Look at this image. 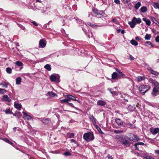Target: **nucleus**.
Masks as SVG:
<instances>
[{
    "label": "nucleus",
    "instance_id": "obj_1",
    "mask_svg": "<svg viewBox=\"0 0 159 159\" xmlns=\"http://www.w3.org/2000/svg\"><path fill=\"white\" fill-rule=\"evenodd\" d=\"M150 88V87L148 85H141L139 87V89L141 94L144 95Z\"/></svg>",
    "mask_w": 159,
    "mask_h": 159
},
{
    "label": "nucleus",
    "instance_id": "obj_2",
    "mask_svg": "<svg viewBox=\"0 0 159 159\" xmlns=\"http://www.w3.org/2000/svg\"><path fill=\"white\" fill-rule=\"evenodd\" d=\"M141 22L140 18L137 19L136 17H133L131 21L129 22V24L132 28H133L135 26V25L137 24H139Z\"/></svg>",
    "mask_w": 159,
    "mask_h": 159
},
{
    "label": "nucleus",
    "instance_id": "obj_3",
    "mask_svg": "<svg viewBox=\"0 0 159 159\" xmlns=\"http://www.w3.org/2000/svg\"><path fill=\"white\" fill-rule=\"evenodd\" d=\"M153 84H154V85H155V86L153 89L152 94L153 96H156L157 95L156 93L159 91V87H158L157 88V85L158 86L159 85V84H158L157 82H153Z\"/></svg>",
    "mask_w": 159,
    "mask_h": 159
},
{
    "label": "nucleus",
    "instance_id": "obj_4",
    "mask_svg": "<svg viewBox=\"0 0 159 159\" xmlns=\"http://www.w3.org/2000/svg\"><path fill=\"white\" fill-rule=\"evenodd\" d=\"M132 141L134 142H137L139 141L140 139L138 137V136L134 135L133 134H131L130 137Z\"/></svg>",
    "mask_w": 159,
    "mask_h": 159
},
{
    "label": "nucleus",
    "instance_id": "obj_5",
    "mask_svg": "<svg viewBox=\"0 0 159 159\" xmlns=\"http://www.w3.org/2000/svg\"><path fill=\"white\" fill-rule=\"evenodd\" d=\"M46 43L45 40L44 39H41L39 43V46L42 48H44L46 45Z\"/></svg>",
    "mask_w": 159,
    "mask_h": 159
},
{
    "label": "nucleus",
    "instance_id": "obj_6",
    "mask_svg": "<svg viewBox=\"0 0 159 159\" xmlns=\"http://www.w3.org/2000/svg\"><path fill=\"white\" fill-rule=\"evenodd\" d=\"M150 131L152 134L155 135L159 132V128H151Z\"/></svg>",
    "mask_w": 159,
    "mask_h": 159
},
{
    "label": "nucleus",
    "instance_id": "obj_7",
    "mask_svg": "<svg viewBox=\"0 0 159 159\" xmlns=\"http://www.w3.org/2000/svg\"><path fill=\"white\" fill-rule=\"evenodd\" d=\"M23 114V118L25 120H29L31 118V117L29 115L27 114L25 111L22 112Z\"/></svg>",
    "mask_w": 159,
    "mask_h": 159
},
{
    "label": "nucleus",
    "instance_id": "obj_8",
    "mask_svg": "<svg viewBox=\"0 0 159 159\" xmlns=\"http://www.w3.org/2000/svg\"><path fill=\"white\" fill-rule=\"evenodd\" d=\"M14 107L17 109L18 110H20L22 107V106L19 103L16 102H15L14 103Z\"/></svg>",
    "mask_w": 159,
    "mask_h": 159
},
{
    "label": "nucleus",
    "instance_id": "obj_9",
    "mask_svg": "<svg viewBox=\"0 0 159 159\" xmlns=\"http://www.w3.org/2000/svg\"><path fill=\"white\" fill-rule=\"evenodd\" d=\"M90 119L92 121L93 125L95 127H98V126L96 124V119L93 116H91Z\"/></svg>",
    "mask_w": 159,
    "mask_h": 159
},
{
    "label": "nucleus",
    "instance_id": "obj_10",
    "mask_svg": "<svg viewBox=\"0 0 159 159\" xmlns=\"http://www.w3.org/2000/svg\"><path fill=\"white\" fill-rule=\"evenodd\" d=\"M13 114L14 116L17 117L18 119L20 118L22 116L21 113L18 111H16L15 113Z\"/></svg>",
    "mask_w": 159,
    "mask_h": 159
},
{
    "label": "nucleus",
    "instance_id": "obj_11",
    "mask_svg": "<svg viewBox=\"0 0 159 159\" xmlns=\"http://www.w3.org/2000/svg\"><path fill=\"white\" fill-rule=\"evenodd\" d=\"M97 104L99 106H104L106 104V102L103 100H99L97 102Z\"/></svg>",
    "mask_w": 159,
    "mask_h": 159
},
{
    "label": "nucleus",
    "instance_id": "obj_12",
    "mask_svg": "<svg viewBox=\"0 0 159 159\" xmlns=\"http://www.w3.org/2000/svg\"><path fill=\"white\" fill-rule=\"evenodd\" d=\"M66 96H67V98H68V99L69 100V101L70 100H73L74 101H77L78 102H80L78 100H76V99L75 97H74L72 95H67Z\"/></svg>",
    "mask_w": 159,
    "mask_h": 159
},
{
    "label": "nucleus",
    "instance_id": "obj_13",
    "mask_svg": "<svg viewBox=\"0 0 159 159\" xmlns=\"http://www.w3.org/2000/svg\"><path fill=\"white\" fill-rule=\"evenodd\" d=\"M144 143L143 142H138L135 143L134 145L135 147L136 150H139V145H144Z\"/></svg>",
    "mask_w": 159,
    "mask_h": 159
},
{
    "label": "nucleus",
    "instance_id": "obj_14",
    "mask_svg": "<svg viewBox=\"0 0 159 159\" xmlns=\"http://www.w3.org/2000/svg\"><path fill=\"white\" fill-rule=\"evenodd\" d=\"M116 138L118 141L121 142L122 139H125V137L122 135H118L116 136Z\"/></svg>",
    "mask_w": 159,
    "mask_h": 159
},
{
    "label": "nucleus",
    "instance_id": "obj_15",
    "mask_svg": "<svg viewBox=\"0 0 159 159\" xmlns=\"http://www.w3.org/2000/svg\"><path fill=\"white\" fill-rule=\"evenodd\" d=\"M89 134L85 133L83 135L84 139L87 141H89Z\"/></svg>",
    "mask_w": 159,
    "mask_h": 159
},
{
    "label": "nucleus",
    "instance_id": "obj_16",
    "mask_svg": "<svg viewBox=\"0 0 159 159\" xmlns=\"http://www.w3.org/2000/svg\"><path fill=\"white\" fill-rule=\"evenodd\" d=\"M148 70L150 71L151 73L153 75H158V74L157 72L156 71L153 70L150 67H148Z\"/></svg>",
    "mask_w": 159,
    "mask_h": 159
},
{
    "label": "nucleus",
    "instance_id": "obj_17",
    "mask_svg": "<svg viewBox=\"0 0 159 159\" xmlns=\"http://www.w3.org/2000/svg\"><path fill=\"white\" fill-rule=\"evenodd\" d=\"M115 122L118 125H123V122L120 119L116 118L115 119Z\"/></svg>",
    "mask_w": 159,
    "mask_h": 159
},
{
    "label": "nucleus",
    "instance_id": "obj_18",
    "mask_svg": "<svg viewBox=\"0 0 159 159\" xmlns=\"http://www.w3.org/2000/svg\"><path fill=\"white\" fill-rule=\"evenodd\" d=\"M120 76L118 75L117 74L116 72H114L111 75L112 78L113 79H115L118 78Z\"/></svg>",
    "mask_w": 159,
    "mask_h": 159
},
{
    "label": "nucleus",
    "instance_id": "obj_19",
    "mask_svg": "<svg viewBox=\"0 0 159 159\" xmlns=\"http://www.w3.org/2000/svg\"><path fill=\"white\" fill-rule=\"evenodd\" d=\"M121 142L123 144L125 145L126 146H129L130 145L129 141L128 140H125V139H122Z\"/></svg>",
    "mask_w": 159,
    "mask_h": 159
},
{
    "label": "nucleus",
    "instance_id": "obj_20",
    "mask_svg": "<svg viewBox=\"0 0 159 159\" xmlns=\"http://www.w3.org/2000/svg\"><path fill=\"white\" fill-rule=\"evenodd\" d=\"M152 4L155 8L159 9V2H153Z\"/></svg>",
    "mask_w": 159,
    "mask_h": 159
},
{
    "label": "nucleus",
    "instance_id": "obj_21",
    "mask_svg": "<svg viewBox=\"0 0 159 159\" xmlns=\"http://www.w3.org/2000/svg\"><path fill=\"white\" fill-rule=\"evenodd\" d=\"M8 85V83H6L5 81H2L0 83V85L2 86V87H5V88H7V86Z\"/></svg>",
    "mask_w": 159,
    "mask_h": 159
},
{
    "label": "nucleus",
    "instance_id": "obj_22",
    "mask_svg": "<svg viewBox=\"0 0 159 159\" xmlns=\"http://www.w3.org/2000/svg\"><path fill=\"white\" fill-rule=\"evenodd\" d=\"M3 100L6 101L8 102H10L11 101V99L8 97L7 95H5L3 96Z\"/></svg>",
    "mask_w": 159,
    "mask_h": 159
},
{
    "label": "nucleus",
    "instance_id": "obj_23",
    "mask_svg": "<svg viewBox=\"0 0 159 159\" xmlns=\"http://www.w3.org/2000/svg\"><path fill=\"white\" fill-rule=\"evenodd\" d=\"M21 78L20 77H17L16 79V84L19 85L21 84Z\"/></svg>",
    "mask_w": 159,
    "mask_h": 159
},
{
    "label": "nucleus",
    "instance_id": "obj_24",
    "mask_svg": "<svg viewBox=\"0 0 159 159\" xmlns=\"http://www.w3.org/2000/svg\"><path fill=\"white\" fill-rule=\"evenodd\" d=\"M56 76L54 75H51L50 77V79L52 81L54 82L57 80Z\"/></svg>",
    "mask_w": 159,
    "mask_h": 159
},
{
    "label": "nucleus",
    "instance_id": "obj_25",
    "mask_svg": "<svg viewBox=\"0 0 159 159\" xmlns=\"http://www.w3.org/2000/svg\"><path fill=\"white\" fill-rule=\"evenodd\" d=\"M143 20L146 22V24L148 25H149L151 24V21L149 19L146 18H143Z\"/></svg>",
    "mask_w": 159,
    "mask_h": 159
},
{
    "label": "nucleus",
    "instance_id": "obj_26",
    "mask_svg": "<svg viewBox=\"0 0 159 159\" xmlns=\"http://www.w3.org/2000/svg\"><path fill=\"white\" fill-rule=\"evenodd\" d=\"M47 95L50 97H54L55 95V93L52 92H48L47 93Z\"/></svg>",
    "mask_w": 159,
    "mask_h": 159
},
{
    "label": "nucleus",
    "instance_id": "obj_27",
    "mask_svg": "<svg viewBox=\"0 0 159 159\" xmlns=\"http://www.w3.org/2000/svg\"><path fill=\"white\" fill-rule=\"evenodd\" d=\"M130 43L132 45L135 46H136L138 44L137 42L134 39L131 40L130 41Z\"/></svg>",
    "mask_w": 159,
    "mask_h": 159
},
{
    "label": "nucleus",
    "instance_id": "obj_28",
    "mask_svg": "<svg viewBox=\"0 0 159 159\" xmlns=\"http://www.w3.org/2000/svg\"><path fill=\"white\" fill-rule=\"evenodd\" d=\"M141 157H145L146 159H154V158H152V157L148 156L146 154H144L142 155L141 156Z\"/></svg>",
    "mask_w": 159,
    "mask_h": 159
},
{
    "label": "nucleus",
    "instance_id": "obj_29",
    "mask_svg": "<svg viewBox=\"0 0 159 159\" xmlns=\"http://www.w3.org/2000/svg\"><path fill=\"white\" fill-rule=\"evenodd\" d=\"M44 68L47 69L48 71H50L51 69V67L50 66L49 64H47L44 66Z\"/></svg>",
    "mask_w": 159,
    "mask_h": 159
},
{
    "label": "nucleus",
    "instance_id": "obj_30",
    "mask_svg": "<svg viewBox=\"0 0 159 159\" xmlns=\"http://www.w3.org/2000/svg\"><path fill=\"white\" fill-rule=\"evenodd\" d=\"M94 139V137L93 134L92 133H89V141H90L93 140Z\"/></svg>",
    "mask_w": 159,
    "mask_h": 159
},
{
    "label": "nucleus",
    "instance_id": "obj_31",
    "mask_svg": "<svg viewBox=\"0 0 159 159\" xmlns=\"http://www.w3.org/2000/svg\"><path fill=\"white\" fill-rule=\"evenodd\" d=\"M141 11L143 12H145L147 11V8L146 7L143 6L140 9Z\"/></svg>",
    "mask_w": 159,
    "mask_h": 159
},
{
    "label": "nucleus",
    "instance_id": "obj_32",
    "mask_svg": "<svg viewBox=\"0 0 159 159\" xmlns=\"http://www.w3.org/2000/svg\"><path fill=\"white\" fill-rule=\"evenodd\" d=\"M141 5V3L139 2H138L135 4V8L137 10L138 9L139 7H140Z\"/></svg>",
    "mask_w": 159,
    "mask_h": 159
},
{
    "label": "nucleus",
    "instance_id": "obj_33",
    "mask_svg": "<svg viewBox=\"0 0 159 159\" xmlns=\"http://www.w3.org/2000/svg\"><path fill=\"white\" fill-rule=\"evenodd\" d=\"M151 37V36L150 34H147L145 36V39L147 40H149Z\"/></svg>",
    "mask_w": 159,
    "mask_h": 159
},
{
    "label": "nucleus",
    "instance_id": "obj_34",
    "mask_svg": "<svg viewBox=\"0 0 159 159\" xmlns=\"http://www.w3.org/2000/svg\"><path fill=\"white\" fill-rule=\"evenodd\" d=\"M69 101V100L67 99H63L61 100L60 101L61 103H63L65 102L68 103V102Z\"/></svg>",
    "mask_w": 159,
    "mask_h": 159
},
{
    "label": "nucleus",
    "instance_id": "obj_35",
    "mask_svg": "<svg viewBox=\"0 0 159 159\" xmlns=\"http://www.w3.org/2000/svg\"><path fill=\"white\" fill-rule=\"evenodd\" d=\"M15 63H16L17 65L19 66H23V63L21 62L20 61H17L16 62H15Z\"/></svg>",
    "mask_w": 159,
    "mask_h": 159
},
{
    "label": "nucleus",
    "instance_id": "obj_36",
    "mask_svg": "<svg viewBox=\"0 0 159 159\" xmlns=\"http://www.w3.org/2000/svg\"><path fill=\"white\" fill-rule=\"evenodd\" d=\"M119 73V74L120 75V76L122 75H125L123 73L120 71L118 69L116 68L115 69Z\"/></svg>",
    "mask_w": 159,
    "mask_h": 159
},
{
    "label": "nucleus",
    "instance_id": "obj_37",
    "mask_svg": "<svg viewBox=\"0 0 159 159\" xmlns=\"http://www.w3.org/2000/svg\"><path fill=\"white\" fill-rule=\"evenodd\" d=\"M5 112L7 114H12L13 112L11 111L10 109H7L5 111Z\"/></svg>",
    "mask_w": 159,
    "mask_h": 159
},
{
    "label": "nucleus",
    "instance_id": "obj_38",
    "mask_svg": "<svg viewBox=\"0 0 159 159\" xmlns=\"http://www.w3.org/2000/svg\"><path fill=\"white\" fill-rule=\"evenodd\" d=\"M5 89H1L0 88V94H4L6 92Z\"/></svg>",
    "mask_w": 159,
    "mask_h": 159
},
{
    "label": "nucleus",
    "instance_id": "obj_39",
    "mask_svg": "<svg viewBox=\"0 0 159 159\" xmlns=\"http://www.w3.org/2000/svg\"><path fill=\"white\" fill-rule=\"evenodd\" d=\"M114 132L116 134H119V133H122L124 132L122 130H115L114 131Z\"/></svg>",
    "mask_w": 159,
    "mask_h": 159
},
{
    "label": "nucleus",
    "instance_id": "obj_40",
    "mask_svg": "<svg viewBox=\"0 0 159 159\" xmlns=\"http://www.w3.org/2000/svg\"><path fill=\"white\" fill-rule=\"evenodd\" d=\"M6 71L8 73L10 74L11 73V68L8 67L6 69Z\"/></svg>",
    "mask_w": 159,
    "mask_h": 159
},
{
    "label": "nucleus",
    "instance_id": "obj_41",
    "mask_svg": "<svg viewBox=\"0 0 159 159\" xmlns=\"http://www.w3.org/2000/svg\"><path fill=\"white\" fill-rule=\"evenodd\" d=\"M67 134L68 137L70 138H73L74 136V133H69L68 134Z\"/></svg>",
    "mask_w": 159,
    "mask_h": 159
},
{
    "label": "nucleus",
    "instance_id": "obj_42",
    "mask_svg": "<svg viewBox=\"0 0 159 159\" xmlns=\"http://www.w3.org/2000/svg\"><path fill=\"white\" fill-rule=\"evenodd\" d=\"M143 80V77L141 76H139L137 78V80L138 82L141 81Z\"/></svg>",
    "mask_w": 159,
    "mask_h": 159
},
{
    "label": "nucleus",
    "instance_id": "obj_43",
    "mask_svg": "<svg viewBox=\"0 0 159 159\" xmlns=\"http://www.w3.org/2000/svg\"><path fill=\"white\" fill-rule=\"evenodd\" d=\"M126 125L127 127H132V126H133V125L131 124V123H126Z\"/></svg>",
    "mask_w": 159,
    "mask_h": 159
},
{
    "label": "nucleus",
    "instance_id": "obj_44",
    "mask_svg": "<svg viewBox=\"0 0 159 159\" xmlns=\"http://www.w3.org/2000/svg\"><path fill=\"white\" fill-rule=\"evenodd\" d=\"M87 24V25H89L93 27H94L96 26V25H93L92 23H90L89 22H88Z\"/></svg>",
    "mask_w": 159,
    "mask_h": 159
},
{
    "label": "nucleus",
    "instance_id": "obj_45",
    "mask_svg": "<svg viewBox=\"0 0 159 159\" xmlns=\"http://www.w3.org/2000/svg\"><path fill=\"white\" fill-rule=\"evenodd\" d=\"M64 154L66 156H70V153L69 152H67L64 153Z\"/></svg>",
    "mask_w": 159,
    "mask_h": 159
},
{
    "label": "nucleus",
    "instance_id": "obj_46",
    "mask_svg": "<svg viewBox=\"0 0 159 159\" xmlns=\"http://www.w3.org/2000/svg\"><path fill=\"white\" fill-rule=\"evenodd\" d=\"M4 140L6 142L9 143L10 144H13V143H12L10 142L9 140L7 138L5 139Z\"/></svg>",
    "mask_w": 159,
    "mask_h": 159
},
{
    "label": "nucleus",
    "instance_id": "obj_47",
    "mask_svg": "<svg viewBox=\"0 0 159 159\" xmlns=\"http://www.w3.org/2000/svg\"><path fill=\"white\" fill-rule=\"evenodd\" d=\"M147 43L148 45H151L152 47H153V45H152V44L151 43V42L150 41H147V42H146V43Z\"/></svg>",
    "mask_w": 159,
    "mask_h": 159
},
{
    "label": "nucleus",
    "instance_id": "obj_48",
    "mask_svg": "<svg viewBox=\"0 0 159 159\" xmlns=\"http://www.w3.org/2000/svg\"><path fill=\"white\" fill-rule=\"evenodd\" d=\"M114 2L117 4H119L120 3V1L119 0H115Z\"/></svg>",
    "mask_w": 159,
    "mask_h": 159
},
{
    "label": "nucleus",
    "instance_id": "obj_49",
    "mask_svg": "<svg viewBox=\"0 0 159 159\" xmlns=\"http://www.w3.org/2000/svg\"><path fill=\"white\" fill-rule=\"evenodd\" d=\"M129 58L130 60L131 61L134 60V58L131 55H129Z\"/></svg>",
    "mask_w": 159,
    "mask_h": 159
},
{
    "label": "nucleus",
    "instance_id": "obj_50",
    "mask_svg": "<svg viewBox=\"0 0 159 159\" xmlns=\"http://www.w3.org/2000/svg\"><path fill=\"white\" fill-rule=\"evenodd\" d=\"M155 40L157 42H159V36H157L155 39Z\"/></svg>",
    "mask_w": 159,
    "mask_h": 159
},
{
    "label": "nucleus",
    "instance_id": "obj_51",
    "mask_svg": "<svg viewBox=\"0 0 159 159\" xmlns=\"http://www.w3.org/2000/svg\"><path fill=\"white\" fill-rule=\"evenodd\" d=\"M153 22L156 24H157V21L156 20V19L155 18H153L152 19Z\"/></svg>",
    "mask_w": 159,
    "mask_h": 159
},
{
    "label": "nucleus",
    "instance_id": "obj_52",
    "mask_svg": "<svg viewBox=\"0 0 159 159\" xmlns=\"http://www.w3.org/2000/svg\"><path fill=\"white\" fill-rule=\"evenodd\" d=\"M41 121H42L43 123H46V121H48V120L45 119H43V120H41Z\"/></svg>",
    "mask_w": 159,
    "mask_h": 159
},
{
    "label": "nucleus",
    "instance_id": "obj_53",
    "mask_svg": "<svg viewBox=\"0 0 159 159\" xmlns=\"http://www.w3.org/2000/svg\"><path fill=\"white\" fill-rule=\"evenodd\" d=\"M32 23L35 26H37L38 24L34 21H33Z\"/></svg>",
    "mask_w": 159,
    "mask_h": 159
},
{
    "label": "nucleus",
    "instance_id": "obj_54",
    "mask_svg": "<svg viewBox=\"0 0 159 159\" xmlns=\"http://www.w3.org/2000/svg\"><path fill=\"white\" fill-rule=\"evenodd\" d=\"M69 103V105L71 107H75L74 105L72 103Z\"/></svg>",
    "mask_w": 159,
    "mask_h": 159
},
{
    "label": "nucleus",
    "instance_id": "obj_55",
    "mask_svg": "<svg viewBox=\"0 0 159 159\" xmlns=\"http://www.w3.org/2000/svg\"><path fill=\"white\" fill-rule=\"evenodd\" d=\"M93 11L94 12L96 13H97V14H98V10H97L96 9H94L93 10Z\"/></svg>",
    "mask_w": 159,
    "mask_h": 159
},
{
    "label": "nucleus",
    "instance_id": "obj_56",
    "mask_svg": "<svg viewBox=\"0 0 159 159\" xmlns=\"http://www.w3.org/2000/svg\"><path fill=\"white\" fill-rule=\"evenodd\" d=\"M155 153L156 154L159 155V150H155Z\"/></svg>",
    "mask_w": 159,
    "mask_h": 159
},
{
    "label": "nucleus",
    "instance_id": "obj_57",
    "mask_svg": "<svg viewBox=\"0 0 159 159\" xmlns=\"http://www.w3.org/2000/svg\"><path fill=\"white\" fill-rule=\"evenodd\" d=\"M71 141L72 142H74L75 143H76V142L75 140L74 139H71Z\"/></svg>",
    "mask_w": 159,
    "mask_h": 159
},
{
    "label": "nucleus",
    "instance_id": "obj_58",
    "mask_svg": "<svg viewBox=\"0 0 159 159\" xmlns=\"http://www.w3.org/2000/svg\"><path fill=\"white\" fill-rule=\"evenodd\" d=\"M113 95H117V93L116 92H113V93L112 94Z\"/></svg>",
    "mask_w": 159,
    "mask_h": 159
},
{
    "label": "nucleus",
    "instance_id": "obj_59",
    "mask_svg": "<svg viewBox=\"0 0 159 159\" xmlns=\"http://www.w3.org/2000/svg\"><path fill=\"white\" fill-rule=\"evenodd\" d=\"M124 2H129V0H123Z\"/></svg>",
    "mask_w": 159,
    "mask_h": 159
},
{
    "label": "nucleus",
    "instance_id": "obj_60",
    "mask_svg": "<svg viewBox=\"0 0 159 159\" xmlns=\"http://www.w3.org/2000/svg\"><path fill=\"white\" fill-rule=\"evenodd\" d=\"M96 129H98V131H99V130H101L100 128L98 126V127H96Z\"/></svg>",
    "mask_w": 159,
    "mask_h": 159
},
{
    "label": "nucleus",
    "instance_id": "obj_61",
    "mask_svg": "<svg viewBox=\"0 0 159 159\" xmlns=\"http://www.w3.org/2000/svg\"><path fill=\"white\" fill-rule=\"evenodd\" d=\"M109 90L111 94L113 93V92L111 91V89H109Z\"/></svg>",
    "mask_w": 159,
    "mask_h": 159
},
{
    "label": "nucleus",
    "instance_id": "obj_62",
    "mask_svg": "<svg viewBox=\"0 0 159 159\" xmlns=\"http://www.w3.org/2000/svg\"><path fill=\"white\" fill-rule=\"evenodd\" d=\"M112 21L113 22H116V19H113Z\"/></svg>",
    "mask_w": 159,
    "mask_h": 159
},
{
    "label": "nucleus",
    "instance_id": "obj_63",
    "mask_svg": "<svg viewBox=\"0 0 159 159\" xmlns=\"http://www.w3.org/2000/svg\"><path fill=\"white\" fill-rule=\"evenodd\" d=\"M108 158L109 159H112V157L111 156H109L108 157Z\"/></svg>",
    "mask_w": 159,
    "mask_h": 159
},
{
    "label": "nucleus",
    "instance_id": "obj_64",
    "mask_svg": "<svg viewBox=\"0 0 159 159\" xmlns=\"http://www.w3.org/2000/svg\"><path fill=\"white\" fill-rule=\"evenodd\" d=\"M121 34H124V30H122L121 32Z\"/></svg>",
    "mask_w": 159,
    "mask_h": 159
}]
</instances>
